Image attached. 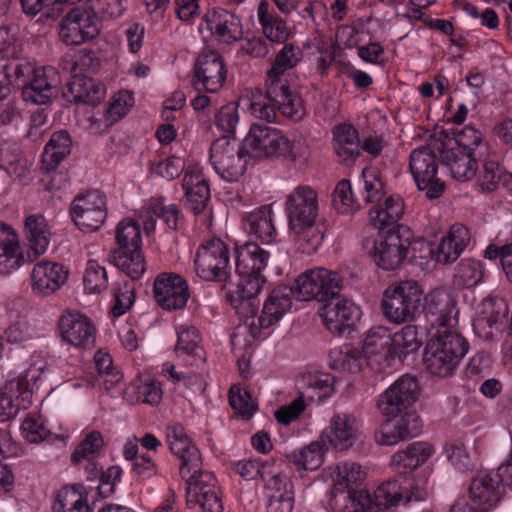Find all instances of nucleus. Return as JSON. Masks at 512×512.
Listing matches in <instances>:
<instances>
[{
	"instance_id": "obj_8",
	"label": "nucleus",
	"mask_w": 512,
	"mask_h": 512,
	"mask_svg": "<svg viewBox=\"0 0 512 512\" xmlns=\"http://www.w3.org/2000/svg\"><path fill=\"white\" fill-rule=\"evenodd\" d=\"M342 287V278L337 272L324 268L309 269L299 275L293 286V297L299 301L317 299L325 302L335 296Z\"/></svg>"
},
{
	"instance_id": "obj_29",
	"label": "nucleus",
	"mask_w": 512,
	"mask_h": 512,
	"mask_svg": "<svg viewBox=\"0 0 512 512\" xmlns=\"http://www.w3.org/2000/svg\"><path fill=\"white\" fill-rule=\"evenodd\" d=\"M182 186L193 213L198 215L204 212L210 199V188L203 169L197 165L188 166L184 173Z\"/></svg>"
},
{
	"instance_id": "obj_48",
	"label": "nucleus",
	"mask_w": 512,
	"mask_h": 512,
	"mask_svg": "<svg viewBox=\"0 0 512 512\" xmlns=\"http://www.w3.org/2000/svg\"><path fill=\"white\" fill-rule=\"evenodd\" d=\"M422 345V339L415 325H405L400 330L391 334L390 348L392 355L399 359L406 358L415 353Z\"/></svg>"
},
{
	"instance_id": "obj_7",
	"label": "nucleus",
	"mask_w": 512,
	"mask_h": 512,
	"mask_svg": "<svg viewBox=\"0 0 512 512\" xmlns=\"http://www.w3.org/2000/svg\"><path fill=\"white\" fill-rule=\"evenodd\" d=\"M423 289L418 282L406 280L390 285L383 294L384 316L395 324L413 320L419 312Z\"/></svg>"
},
{
	"instance_id": "obj_52",
	"label": "nucleus",
	"mask_w": 512,
	"mask_h": 512,
	"mask_svg": "<svg viewBox=\"0 0 512 512\" xmlns=\"http://www.w3.org/2000/svg\"><path fill=\"white\" fill-rule=\"evenodd\" d=\"M372 508L388 509L404 501L403 487L399 479L388 480L381 483L374 491Z\"/></svg>"
},
{
	"instance_id": "obj_36",
	"label": "nucleus",
	"mask_w": 512,
	"mask_h": 512,
	"mask_svg": "<svg viewBox=\"0 0 512 512\" xmlns=\"http://www.w3.org/2000/svg\"><path fill=\"white\" fill-rule=\"evenodd\" d=\"M67 274L63 265L42 260L32 270L33 290L43 295L51 294L64 284Z\"/></svg>"
},
{
	"instance_id": "obj_19",
	"label": "nucleus",
	"mask_w": 512,
	"mask_h": 512,
	"mask_svg": "<svg viewBox=\"0 0 512 512\" xmlns=\"http://www.w3.org/2000/svg\"><path fill=\"white\" fill-rule=\"evenodd\" d=\"M153 294L157 304L168 311L184 308L190 297L186 280L172 272L160 273L156 277Z\"/></svg>"
},
{
	"instance_id": "obj_12",
	"label": "nucleus",
	"mask_w": 512,
	"mask_h": 512,
	"mask_svg": "<svg viewBox=\"0 0 512 512\" xmlns=\"http://www.w3.org/2000/svg\"><path fill=\"white\" fill-rule=\"evenodd\" d=\"M209 161L219 177L227 182L238 181L246 171L242 149L226 137L212 143Z\"/></svg>"
},
{
	"instance_id": "obj_63",
	"label": "nucleus",
	"mask_w": 512,
	"mask_h": 512,
	"mask_svg": "<svg viewBox=\"0 0 512 512\" xmlns=\"http://www.w3.org/2000/svg\"><path fill=\"white\" fill-rule=\"evenodd\" d=\"M229 403L234 412L244 419H250L257 409L250 393L237 385L229 390Z\"/></svg>"
},
{
	"instance_id": "obj_15",
	"label": "nucleus",
	"mask_w": 512,
	"mask_h": 512,
	"mask_svg": "<svg viewBox=\"0 0 512 512\" xmlns=\"http://www.w3.org/2000/svg\"><path fill=\"white\" fill-rule=\"evenodd\" d=\"M419 386L412 376H402L378 397V408L387 417L407 413L406 410L416 401Z\"/></svg>"
},
{
	"instance_id": "obj_53",
	"label": "nucleus",
	"mask_w": 512,
	"mask_h": 512,
	"mask_svg": "<svg viewBox=\"0 0 512 512\" xmlns=\"http://www.w3.org/2000/svg\"><path fill=\"white\" fill-rule=\"evenodd\" d=\"M114 264L132 280L140 279L146 270L141 249L117 251L114 254Z\"/></svg>"
},
{
	"instance_id": "obj_41",
	"label": "nucleus",
	"mask_w": 512,
	"mask_h": 512,
	"mask_svg": "<svg viewBox=\"0 0 512 512\" xmlns=\"http://www.w3.org/2000/svg\"><path fill=\"white\" fill-rule=\"evenodd\" d=\"M161 218L169 229H178L181 213L178 205H165L162 199H152L143 207L141 219L144 230L151 232L155 229L156 220Z\"/></svg>"
},
{
	"instance_id": "obj_40",
	"label": "nucleus",
	"mask_w": 512,
	"mask_h": 512,
	"mask_svg": "<svg viewBox=\"0 0 512 512\" xmlns=\"http://www.w3.org/2000/svg\"><path fill=\"white\" fill-rule=\"evenodd\" d=\"M435 452L433 445L427 442H414L406 449L391 457L390 465L398 473L412 471L424 464Z\"/></svg>"
},
{
	"instance_id": "obj_59",
	"label": "nucleus",
	"mask_w": 512,
	"mask_h": 512,
	"mask_svg": "<svg viewBox=\"0 0 512 512\" xmlns=\"http://www.w3.org/2000/svg\"><path fill=\"white\" fill-rule=\"evenodd\" d=\"M362 197L366 203H379L385 195V184L380 172L375 168H366L362 172Z\"/></svg>"
},
{
	"instance_id": "obj_14",
	"label": "nucleus",
	"mask_w": 512,
	"mask_h": 512,
	"mask_svg": "<svg viewBox=\"0 0 512 512\" xmlns=\"http://www.w3.org/2000/svg\"><path fill=\"white\" fill-rule=\"evenodd\" d=\"M284 133L264 124H253L243 140V150L250 157L258 160L279 159L281 147L286 143Z\"/></svg>"
},
{
	"instance_id": "obj_50",
	"label": "nucleus",
	"mask_w": 512,
	"mask_h": 512,
	"mask_svg": "<svg viewBox=\"0 0 512 512\" xmlns=\"http://www.w3.org/2000/svg\"><path fill=\"white\" fill-rule=\"evenodd\" d=\"M72 140L67 131H57L52 134L46 144L42 162L47 170H52L70 153Z\"/></svg>"
},
{
	"instance_id": "obj_26",
	"label": "nucleus",
	"mask_w": 512,
	"mask_h": 512,
	"mask_svg": "<svg viewBox=\"0 0 512 512\" xmlns=\"http://www.w3.org/2000/svg\"><path fill=\"white\" fill-rule=\"evenodd\" d=\"M391 333L384 326L373 327L367 333L361 350L364 361L375 369H381L392 355Z\"/></svg>"
},
{
	"instance_id": "obj_20",
	"label": "nucleus",
	"mask_w": 512,
	"mask_h": 512,
	"mask_svg": "<svg viewBox=\"0 0 512 512\" xmlns=\"http://www.w3.org/2000/svg\"><path fill=\"white\" fill-rule=\"evenodd\" d=\"M62 339L77 348H89L96 339V328L86 315L72 310L64 311L58 320Z\"/></svg>"
},
{
	"instance_id": "obj_9",
	"label": "nucleus",
	"mask_w": 512,
	"mask_h": 512,
	"mask_svg": "<svg viewBox=\"0 0 512 512\" xmlns=\"http://www.w3.org/2000/svg\"><path fill=\"white\" fill-rule=\"evenodd\" d=\"M194 269L205 281H225L230 270V253L225 242L212 238L202 243L195 253Z\"/></svg>"
},
{
	"instance_id": "obj_47",
	"label": "nucleus",
	"mask_w": 512,
	"mask_h": 512,
	"mask_svg": "<svg viewBox=\"0 0 512 512\" xmlns=\"http://www.w3.org/2000/svg\"><path fill=\"white\" fill-rule=\"evenodd\" d=\"M363 363L361 351L350 344L336 347L329 353V366L340 373H358L361 371Z\"/></svg>"
},
{
	"instance_id": "obj_62",
	"label": "nucleus",
	"mask_w": 512,
	"mask_h": 512,
	"mask_svg": "<svg viewBox=\"0 0 512 512\" xmlns=\"http://www.w3.org/2000/svg\"><path fill=\"white\" fill-rule=\"evenodd\" d=\"M21 434L29 443L38 444L45 441L51 433L41 415L30 413L22 422Z\"/></svg>"
},
{
	"instance_id": "obj_31",
	"label": "nucleus",
	"mask_w": 512,
	"mask_h": 512,
	"mask_svg": "<svg viewBox=\"0 0 512 512\" xmlns=\"http://www.w3.org/2000/svg\"><path fill=\"white\" fill-rule=\"evenodd\" d=\"M177 344L175 352L186 365L200 367L206 361L205 352L200 345L198 330L191 325L183 324L176 328Z\"/></svg>"
},
{
	"instance_id": "obj_3",
	"label": "nucleus",
	"mask_w": 512,
	"mask_h": 512,
	"mask_svg": "<svg viewBox=\"0 0 512 512\" xmlns=\"http://www.w3.org/2000/svg\"><path fill=\"white\" fill-rule=\"evenodd\" d=\"M269 252L254 242H246L236 247V271L240 282L231 295V304L238 315H248L256 310L253 300L266 283L262 271L268 264Z\"/></svg>"
},
{
	"instance_id": "obj_17",
	"label": "nucleus",
	"mask_w": 512,
	"mask_h": 512,
	"mask_svg": "<svg viewBox=\"0 0 512 512\" xmlns=\"http://www.w3.org/2000/svg\"><path fill=\"white\" fill-rule=\"evenodd\" d=\"M505 487L494 471H481L472 479L468 496L474 512H491L502 500Z\"/></svg>"
},
{
	"instance_id": "obj_4",
	"label": "nucleus",
	"mask_w": 512,
	"mask_h": 512,
	"mask_svg": "<svg viewBox=\"0 0 512 512\" xmlns=\"http://www.w3.org/2000/svg\"><path fill=\"white\" fill-rule=\"evenodd\" d=\"M292 296L293 291L290 287L279 285L270 291L260 316H256L258 308L252 313L248 312L247 316L239 315L244 323L236 328L231 337L233 347L241 346L242 341L245 345H249L252 340L268 337L270 333L266 330L276 324L285 313L291 311ZM253 300L259 307L256 296L253 297Z\"/></svg>"
},
{
	"instance_id": "obj_64",
	"label": "nucleus",
	"mask_w": 512,
	"mask_h": 512,
	"mask_svg": "<svg viewBox=\"0 0 512 512\" xmlns=\"http://www.w3.org/2000/svg\"><path fill=\"white\" fill-rule=\"evenodd\" d=\"M103 446V438L100 432L92 431L80 442L71 455L73 463L83 460H92L100 452Z\"/></svg>"
},
{
	"instance_id": "obj_11",
	"label": "nucleus",
	"mask_w": 512,
	"mask_h": 512,
	"mask_svg": "<svg viewBox=\"0 0 512 512\" xmlns=\"http://www.w3.org/2000/svg\"><path fill=\"white\" fill-rule=\"evenodd\" d=\"M99 31L96 12L84 3L71 9L61 20L59 35L66 45H80L95 38Z\"/></svg>"
},
{
	"instance_id": "obj_32",
	"label": "nucleus",
	"mask_w": 512,
	"mask_h": 512,
	"mask_svg": "<svg viewBox=\"0 0 512 512\" xmlns=\"http://www.w3.org/2000/svg\"><path fill=\"white\" fill-rule=\"evenodd\" d=\"M268 498L267 512H292L294 487L291 479L282 473L271 476L265 485Z\"/></svg>"
},
{
	"instance_id": "obj_56",
	"label": "nucleus",
	"mask_w": 512,
	"mask_h": 512,
	"mask_svg": "<svg viewBox=\"0 0 512 512\" xmlns=\"http://www.w3.org/2000/svg\"><path fill=\"white\" fill-rule=\"evenodd\" d=\"M83 286L86 293L98 294L108 286L106 268L96 260H89L83 275Z\"/></svg>"
},
{
	"instance_id": "obj_55",
	"label": "nucleus",
	"mask_w": 512,
	"mask_h": 512,
	"mask_svg": "<svg viewBox=\"0 0 512 512\" xmlns=\"http://www.w3.org/2000/svg\"><path fill=\"white\" fill-rule=\"evenodd\" d=\"M116 241L118 251H135L141 249V232L139 225L131 220L124 219L116 227Z\"/></svg>"
},
{
	"instance_id": "obj_51",
	"label": "nucleus",
	"mask_w": 512,
	"mask_h": 512,
	"mask_svg": "<svg viewBox=\"0 0 512 512\" xmlns=\"http://www.w3.org/2000/svg\"><path fill=\"white\" fill-rule=\"evenodd\" d=\"M484 277V268L479 260L462 259L454 270L453 284L457 288H470L479 284Z\"/></svg>"
},
{
	"instance_id": "obj_22",
	"label": "nucleus",
	"mask_w": 512,
	"mask_h": 512,
	"mask_svg": "<svg viewBox=\"0 0 512 512\" xmlns=\"http://www.w3.org/2000/svg\"><path fill=\"white\" fill-rule=\"evenodd\" d=\"M426 316L438 330L457 324L458 310L454 297L444 289H434L425 296Z\"/></svg>"
},
{
	"instance_id": "obj_16",
	"label": "nucleus",
	"mask_w": 512,
	"mask_h": 512,
	"mask_svg": "<svg viewBox=\"0 0 512 512\" xmlns=\"http://www.w3.org/2000/svg\"><path fill=\"white\" fill-rule=\"evenodd\" d=\"M408 247V240L395 228L379 231L374 239L372 257L376 265L383 270H395L406 258Z\"/></svg>"
},
{
	"instance_id": "obj_44",
	"label": "nucleus",
	"mask_w": 512,
	"mask_h": 512,
	"mask_svg": "<svg viewBox=\"0 0 512 512\" xmlns=\"http://www.w3.org/2000/svg\"><path fill=\"white\" fill-rule=\"evenodd\" d=\"M403 199L398 195L388 196L382 204L377 203L369 212L370 223L380 231L395 228L404 214Z\"/></svg>"
},
{
	"instance_id": "obj_21",
	"label": "nucleus",
	"mask_w": 512,
	"mask_h": 512,
	"mask_svg": "<svg viewBox=\"0 0 512 512\" xmlns=\"http://www.w3.org/2000/svg\"><path fill=\"white\" fill-rule=\"evenodd\" d=\"M471 234L469 229L462 224H454L450 227L447 235L442 237L436 249H433L427 242H418L420 250L426 256L433 255L438 263L448 264L454 262L469 246Z\"/></svg>"
},
{
	"instance_id": "obj_34",
	"label": "nucleus",
	"mask_w": 512,
	"mask_h": 512,
	"mask_svg": "<svg viewBox=\"0 0 512 512\" xmlns=\"http://www.w3.org/2000/svg\"><path fill=\"white\" fill-rule=\"evenodd\" d=\"M242 225L250 237L262 243L270 244L277 237L273 211L270 205H263L243 216Z\"/></svg>"
},
{
	"instance_id": "obj_39",
	"label": "nucleus",
	"mask_w": 512,
	"mask_h": 512,
	"mask_svg": "<svg viewBox=\"0 0 512 512\" xmlns=\"http://www.w3.org/2000/svg\"><path fill=\"white\" fill-rule=\"evenodd\" d=\"M329 505L333 512H358L372 509V497L365 489H336L330 492Z\"/></svg>"
},
{
	"instance_id": "obj_43",
	"label": "nucleus",
	"mask_w": 512,
	"mask_h": 512,
	"mask_svg": "<svg viewBox=\"0 0 512 512\" xmlns=\"http://www.w3.org/2000/svg\"><path fill=\"white\" fill-rule=\"evenodd\" d=\"M325 475L340 489H363L362 483L366 477L362 466L356 462H339L325 469Z\"/></svg>"
},
{
	"instance_id": "obj_61",
	"label": "nucleus",
	"mask_w": 512,
	"mask_h": 512,
	"mask_svg": "<svg viewBox=\"0 0 512 512\" xmlns=\"http://www.w3.org/2000/svg\"><path fill=\"white\" fill-rule=\"evenodd\" d=\"M333 205L341 214L354 213L360 209L350 181L344 179L338 182L333 193Z\"/></svg>"
},
{
	"instance_id": "obj_54",
	"label": "nucleus",
	"mask_w": 512,
	"mask_h": 512,
	"mask_svg": "<svg viewBox=\"0 0 512 512\" xmlns=\"http://www.w3.org/2000/svg\"><path fill=\"white\" fill-rule=\"evenodd\" d=\"M283 140L286 143L281 147L279 159L288 160L296 165H305L311 155L307 141L297 135H294L292 138L284 135Z\"/></svg>"
},
{
	"instance_id": "obj_10",
	"label": "nucleus",
	"mask_w": 512,
	"mask_h": 512,
	"mask_svg": "<svg viewBox=\"0 0 512 512\" xmlns=\"http://www.w3.org/2000/svg\"><path fill=\"white\" fill-rule=\"evenodd\" d=\"M409 168L417 187L425 191L429 199H435L442 195L445 183L437 177V156L430 145L414 149L411 152Z\"/></svg>"
},
{
	"instance_id": "obj_1",
	"label": "nucleus",
	"mask_w": 512,
	"mask_h": 512,
	"mask_svg": "<svg viewBox=\"0 0 512 512\" xmlns=\"http://www.w3.org/2000/svg\"><path fill=\"white\" fill-rule=\"evenodd\" d=\"M301 60V51L293 45H285L275 56L271 68L266 73L265 93H253L249 112L260 120L274 122L278 112L295 121L306 115L299 94L291 89L286 72L293 69Z\"/></svg>"
},
{
	"instance_id": "obj_18",
	"label": "nucleus",
	"mask_w": 512,
	"mask_h": 512,
	"mask_svg": "<svg viewBox=\"0 0 512 512\" xmlns=\"http://www.w3.org/2000/svg\"><path fill=\"white\" fill-rule=\"evenodd\" d=\"M187 504L198 505L203 512H222L223 505L215 476L195 471L187 481Z\"/></svg>"
},
{
	"instance_id": "obj_5",
	"label": "nucleus",
	"mask_w": 512,
	"mask_h": 512,
	"mask_svg": "<svg viewBox=\"0 0 512 512\" xmlns=\"http://www.w3.org/2000/svg\"><path fill=\"white\" fill-rule=\"evenodd\" d=\"M45 370L46 363L39 359L5 382L0 388V423L15 418L20 410L30 406L33 391L38 388Z\"/></svg>"
},
{
	"instance_id": "obj_13",
	"label": "nucleus",
	"mask_w": 512,
	"mask_h": 512,
	"mask_svg": "<svg viewBox=\"0 0 512 512\" xmlns=\"http://www.w3.org/2000/svg\"><path fill=\"white\" fill-rule=\"evenodd\" d=\"M70 214L75 225L84 232L98 230L107 218V201L98 190L78 195L70 207Z\"/></svg>"
},
{
	"instance_id": "obj_23",
	"label": "nucleus",
	"mask_w": 512,
	"mask_h": 512,
	"mask_svg": "<svg viewBox=\"0 0 512 512\" xmlns=\"http://www.w3.org/2000/svg\"><path fill=\"white\" fill-rule=\"evenodd\" d=\"M226 74L222 57L216 52H209L198 58L193 84L199 91L216 93L222 88Z\"/></svg>"
},
{
	"instance_id": "obj_35",
	"label": "nucleus",
	"mask_w": 512,
	"mask_h": 512,
	"mask_svg": "<svg viewBox=\"0 0 512 512\" xmlns=\"http://www.w3.org/2000/svg\"><path fill=\"white\" fill-rule=\"evenodd\" d=\"M324 434L330 445L337 450H347L357 440L358 427L353 415L339 413L334 415Z\"/></svg>"
},
{
	"instance_id": "obj_37",
	"label": "nucleus",
	"mask_w": 512,
	"mask_h": 512,
	"mask_svg": "<svg viewBox=\"0 0 512 512\" xmlns=\"http://www.w3.org/2000/svg\"><path fill=\"white\" fill-rule=\"evenodd\" d=\"M24 234L29 243L28 257L31 261L47 251L51 231L44 215L40 213L27 215L24 221Z\"/></svg>"
},
{
	"instance_id": "obj_46",
	"label": "nucleus",
	"mask_w": 512,
	"mask_h": 512,
	"mask_svg": "<svg viewBox=\"0 0 512 512\" xmlns=\"http://www.w3.org/2000/svg\"><path fill=\"white\" fill-rule=\"evenodd\" d=\"M333 147L343 162H351L360 152L357 130L350 124H340L333 130Z\"/></svg>"
},
{
	"instance_id": "obj_49",
	"label": "nucleus",
	"mask_w": 512,
	"mask_h": 512,
	"mask_svg": "<svg viewBox=\"0 0 512 512\" xmlns=\"http://www.w3.org/2000/svg\"><path fill=\"white\" fill-rule=\"evenodd\" d=\"M257 18L264 35L272 42L282 43L288 39L289 30L284 20L270 12L269 4L261 1L257 9Z\"/></svg>"
},
{
	"instance_id": "obj_27",
	"label": "nucleus",
	"mask_w": 512,
	"mask_h": 512,
	"mask_svg": "<svg viewBox=\"0 0 512 512\" xmlns=\"http://www.w3.org/2000/svg\"><path fill=\"white\" fill-rule=\"evenodd\" d=\"M359 317V308L344 298H336L325 306L323 312V322L326 328L331 333L338 335L350 329Z\"/></svg>"
},
{
	"instance_id": "obj_57",
	"label": "nucleus",
	"mask_w": 512,
	"mask_h": 512,
	"mask_svg": "<svg viewBox=\"0 0 512 512\" xmlns=\"http://www.w3.org/2000/svg\"><path fill=\"white\" fill-rule=\"evenodd\" d=\"M137 403L151 406L158 405L162 399V388L159 381L152 378L138 379L130 388Z\"/></svg>"
},
{
	"instance_id": "obj_30",
	"label": "nucleus",
	"mask_w": 512,
	"mask_h": 512,
	"mask_svg": "<svg viewBox=\"0 0 512 512\" xmlns=\"http://www.w3.org/2000/svg\"><path fill=\"white\" fill-rule=\"evenodd\" d=\"M17 232L8 224L0 222V274L9 275L24 263Z\"/></svg>"
},
{
	"instance_id": "obj_45",
	"label": "nucleus",
	"mask_w": 512,
	"mask_h": 512,
	"mask_svg": "<svg viewBox=\"0 0 512 512\" xmlns=\"http://www.w3.org/2000/svg\"><path fill=\"white\" fill-rule=\"evenodd\" d=\"M53 512H89L88 494L82 485L61 488L55 495Z\"/></svg>"
},
{
	"instance_id": "obj_24",
	"label": "nucleus",
	"mask_w": 512,
	"mask_h": 512,
	"mask_svg": "<svg viewBox=\"0 0 512 512\" xmlns=\"http://www.w3.org/2000/svg\"><path fill=\"white\" fill-rule=\"evenodd\" d=\"M434 148L440 152L443 163L447 166L451 176L460 181L474 178L477 172L476 156L473 152L462 150L461 147L445 143L434 142Z\"/></svg>"
},
{
	"instance_id": "obj_28",
	"label": "nucleus",
	"mask_w": 512,
	"mask_h": 512,
	"mask_svg": "<svg viewBox=\"0 0 512 512\" xmlns=\"http://www.w3.org/2000/svg\"><path fill=\"white\" fill-rule=\"evenodd\" d=\"M206 22L214 37L225 44H232L242 39L243 27L240 18L225 9L216 8L206 15Z\"/></svg>"
},
{
	"instance_id": "obj_6",
	"label": "nucleus",
	"mask_w": 512,
	"mask_h": 512,
	"mask_svg": "<svg viewBox=\"0 0 512 512\" xmlns=\"http://www.w3.org/2000/svg\"><path fill=\"white\" fill-rule=\"evenodd\" d=\"M468 349L467 340L457 332L449 328L437 330L425 347L424 363L431 374L447 377L454 373Z\"/></svg>"
},
{
	"instance_id": "obj_58",
	"label": "nucleus",
	"mask_w": 512,
	"mask_h": 512,
	"mask_svg": "<svg viewBox=\"0 0 512 512\" xmlns=\"http://www.w3.org/2000/svg\"><path fill=\"white\" fill-rule=\"evenodd\" d=\"M25 14L36 15L47 8L48 17L59 16L66 8L80 3L82 0H20Z\"/></svg>"
},
{
	"instance_id": "obj_25",
	"label": "nucleus",
	"mask_w": 512,
	"mask_h": 512,
	"mask_svg": "<svg viewBox=\"0 0 512 512\" xmlns=\"http://www.w3.org/2000/svg\"><path fill=\"white\" fill-rule=\"evenodd\" d=\"M420 432L419 418L415 413L407 412L400 417H392L384 421L376 433V441L380 445H395L400 441L418 435Z\"/></svg>"
},
{
	"instance_id": "obj_2",
	"label": "nucleus",
	"mask_w": 512,
	"mask_h": 512,
	"mask_svg": "<svg viewBox=\"0 0 512 512\" xmlns=\"http://www.w3.org/2000/svg\"><path fill=\"white\" fill-rule=\"evenodd\" d=\"M285 210L290 230L305 253H313L321 245L324 232L318 223L317 192L309 186H297L286 197Z\"/></svg>"
},
{
	"instance_id": "obj_60",
	"label": "nucleus",
	"mask_w": 512,
	"mask_h": 512,
	"mask_svg": "<svg viewBox=\"0 0 512 512\" xmlns=\"http://www.w3.org/2000/svg\"><path fill=\"white\" fill-rule=\"evenodd\" d=\"M324 452L320 443H311L298 452H292L290 459L299 469L316 470L323 463Z\"/></svg>"
},
{
	"instance_id": "obj_33",
	"label": "nucleus",
	"mask_w": 512,
	"mask_h": 512,
	"mask_svg": "<svg viewBox=\"0 0 512 512\" xmlns=\"http://www.w3.org/2000/svg\"><path fill=\"white\" fill-rule=\"evenodd\" d=\"M166 438L171 452L181 460L180 471L182 474L185 469L190 471L199 466V451L192 444L183 426L172 425L168 427Z\"/></svg>"
},
{
	"instance_id": "obj_42",
	"label": "nucleus",
	"mask_w": 512,
	"mask_h": 512,
	"mask_svg": "<svg viewBox=\"0 0 512 512\" xmlns=\"http://www.w3.org/2000/svg\"><path fill=\"white\" fill-rule=\"evenodd\" d=\"M54 75L55 71L51 67L33 69L32 79L23 87V99L38 105L47 103L52 96Z\"/></svg>"
},
{
	"instance_id": "obj_38",
	"label": "nucleus",
	"mask_w": 512,
	"mask_h": 512,
	"mask_svg": "<svg viewBox=\"0 0 512 512\" xmlns=\"http://www.w3.org/2000/svg\"><path fill=\"white\" fill-rule=\"evenodd\" d=\"M477 187L483 193H492L501 186L512 191V173H509L494 157L482 161L477 175Z\"/></svg>"
}]
</instances>
